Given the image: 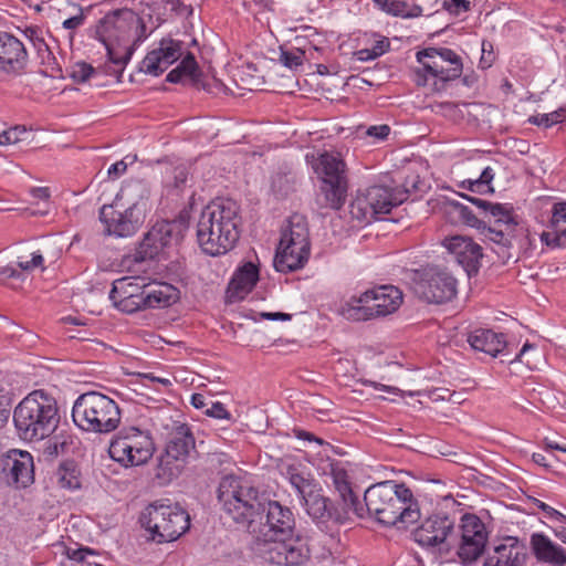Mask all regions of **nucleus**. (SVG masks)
Masks as SVG:
<instances>
[{
    "mask_svg": "<svg viewBox=\"0 0 566 566\" xmlns=\"http://www.w3.org/2000/svg\"><path fill=\"white\" fill-rule=\"evenodd\" d=\"M265 522L258 520L248 532L254 549L268 562L281 566H300L310 559L306 541L295 535L293 512L276 501L264 504Z\"/></svg>",
    "mask_w": 566,
    "mask_h": 566,
    "instance_id": "f257e3e1",
    "label": "nucleus"
},
{
    "mask_svg": "<svg viewBox=\"0 0 566 566\" xmlns=\"http://www.w3.org/2000/svg\"><path fill=\"white\" fill-rule=\"evenodd\" d=\"M240 206L230 198H217L207 205L197 223V241L211 256L226 254L240 237Z\"/></svg>",
    "mask_w": 566,
    "mask_h": 566,
    "instance_id": "f03ea898",
    "label": "nucleus"
},
{
    "mask_svg": "<svg viewBox=\"0 0 566 566\" xmlns=\"http://www.w3.org/2000/svg\"><path fill=\"white\" fill-rule=\"evenodd\" d=\"M364 502L365 516L387 526L415 523L420 516L418 502L403 483L384 481L373 484L365 491Z\"/></svg>",
    "mask_w": 566,
    "mask_h": 566,
    "instance_id": "7ed1b4c3",
    "label": "nucleus"
},
{
    "mask_svg": "<svg viewBox=\"0 0 566 566\" xmlns=\"http://www.w3.org/2000/svg\"><path fill=\"white\" fill-rule=\"evenodd\" d=\"M13 422L25 441H41L50 437L60 423L56 399L43 389L33 390L15 407Z\"/></svg>",
    "mask_w": 566,
    "mask_h": 566,
    "instance_id": "20e7f679",
    "label": "nucleus"
},
{
    "mask_svg": "<svg viewBox=\"0 0 566 566\" xmlns=\"http://www.w3.org/2000/svg\"><path fill=\"white\" fill-rule=\"evenodd\" d=\"M218 500L223 512L247 531L263 520L264 503L260 492L251 483L234 475L224 476L218 488Z\"/></svg>",
    "mask_w": 566,
    "mask_h": 566,
    "instance_id": "39448f33",
    "label": "nucleus"
},
{
    "mask_svg": "<svg viewBox=\"0 0 566 566\" xmlns=\"http://www.w3.org/2000/svg\"><path fill=\"white\" fill-rule=\"evenodd\" d=\"M427 179H406L403 188L390 186H373L365 191H358L349 205V213L358 222L369 224L378 219L379 214H386L394 207L401 205L408 198V186L416 191L422 190Z\"/></svg>",
    "mask_w": 566,
    "mask_h": 566,
    "instance_id": "423d86ee",
    "label": "nucleus"
},
{
    "mask_svg": "<svg viewBox=\"0 0 566 566\" xmlns=\"http://www.w3.org/2000/svg\"><path fill=\"white\" fill-rule=\"evenodd\" d=\"M120 418L118 405L98 391L84 392L73 403V422L86 432L109 433L118 428Z\"/></svg>",
    "mask_w": 566,
    "mask_h": 566,
    "instance_id": "0eeeda50",
    "label": "nucleus"
},
{
    "mask_svg": "<svg viewBox=\"0 0 566 566\" xmlns=\"http://www.w3.org/2000/svg\"><path fill=\"white\" fill-rule=\"evenodd\" d=\"M402 292L394 285H379L352 296L340 308V315L353 322L369 321L395 313L402 304Z\"/></svg>",
    "mask_w": 566,
    "mask_h": 566,
    "instance_id": "6e6552de",
    "label": "nucleus"
},
{
    "mask_svg": "<svg viewBox=\"0 0 566 566\" xmlns=\"http://www.w3.org/2000/svg\"><path fill=\"white\" fill-rule=\"evenodd\" d=\"M139 22L129 10H115L106 14L96 27V36L107 51L108 59L124 66L130 59L134 48L129 44V32Z\"/></svg>",
    "mask_w": 566,
    "mask_h": 566,
    "instance_id": "1a4fd4ad",
    "label": "nucleus"
},
{
    "mask_svg": "<svg viewBox=\"0 0 566 566\" xmlns=\"http://www.w3.org/2000/svg\"><path fill=\"white\" fill-rule=\"evenodd\" d=\"M311 252L310 233L305 218L300 214L292 216L285 229L274 258L276 271L290 273L304 268Z\"/></svg>",
    "mask_w": 566,
    "mask_h": 566,
    "instance_id": "9d476101",
    "label": "nucleus"
},
{
    "mask_svg": "<svg viewBox=\"0 0 566 566\" xmlns=\"http://www.w3.org/2000/svg\"><path fill=\"white\" fill-rule=\"evenodd\" d=\"M140 524L158 543L179 538L190 526V517L176 504L156 501L149 504L140 515Z\"/></svg>",
    "mask_w": 566,
    "mask_h": 566,
    "instance_id": "9b49d317",
    "label": "nucleus"
},
{
    "mask_svg": "<svg viewBox=\"0 0 566 566\" xmlns=\"http://www.w3.org/2000/svg\"><path fill=\"white\" fill-rule=\"evenodd\" d=\"M154 451L155 446L149 433L135 427L119 432L108 447L109 457L124 468L147 463Z\"/></svg>",
    "mask_w": 566,
    "mask_h": 566,
    "instance_id": "f8f14e48",
    "label": "nucleus"
},
{
    "mask_svg": "<svg viewBox=\"0 0 566 566\" xmlns=\"http://www.w3.org/2000/svg\"><path fill=\"white\" fill-rule=\"evenodd\" d=\"M415 294L428 302L442 304L457 295V280L447 270L439 266H426L416 270L411 277Z\"/></svg>",
    "mask_w": 566,
    "mask_h": 566,
    "instance_id": "ddd939ff",
    "label": "nucleus"
},
{
    "mask_svg": "<svg viewBox=\"0 0 566 566\" xmlns=\"http://www.w3.org/2000/svg\"><path fill=\"white\" fill-rule=\"evenodd\" d=\"M417 60L422 64V71L416 72V83L420 86L426 85L429 74L444 83L453 81L462 74V62L459 55L452 50L443 48H429L417 53Z\"/></svg>",
    "mask_w": 566,
    "mask_h": 566,
    "instance_id": "4468645a",
    "label": "nucleus"
},
{
    "mask_svg": "<svg viewBox=\"0 0 566 566\" xmlns=\"http://www.w3.org/2000/svg\"><path fill=\"white\" fill-rule=\"evenodd\" d=\"M153 424L157 431L167 440V455L174 460L185 459L195 448V438L189 427L172 419L168 412H158L153 418Z\"/></svg>",
    "mask_w": 566,
    "mask_h": 566,
    "instance_id": "2eb2a0df",
    "label": "nucleus"
},
{
    "mask_svg": "<svg viewBox=\"0 0 566 566\" xmlns=\"http://www.w3.org/2000/svg\"><path fill=\"white\" fill-rule=\"evenodd\" d=\"M461 543L458 555L463 564L475 562L484 552L488 532L484 523L474 514L461 518Z\"/></svg>",
    "mask_w": 566,
    "mask_h": 566,
    "instance_id": "dca6fc26",
    "label": "nucleus"
},
{
    "mask_svg": "<svg viewBox=\"0 0 566 566\" xmlns=\"http://www.w3.org/2000/svg\"><path fill=\"white\" fill-rule=\"evenodd\" d=\"M99 220L104 224V233L117 238L133 235L142 226L143 219L135 205L122 210L118 203L103 206Z\"/></svg>",
    "mask_w": 566,
    "mask_h": 566,
    "instance_id": "f3484780",
    "label": "nucleus"
},
{
    "mask_svg": "<svg viewBox=\"0 0 566 566\" xmlns=\"http://www.w3.org/2000/svg\"><path fill=\"white\" fill-rule=\"evenodd\" d=\"M146 279L124 276L115 280L109 292L114 306L125 313H135L145 308Z\"/></svg>",
    "mask_w": 566,
    "mask_h": 566,
    "instance_id": "a211bd4d",
    "label": "nucleus"
},
{
    "mask_svg": "<svg viewBox=\"0 0 566 566\" xmlns=\"http://www.w3.org/2000/svg\"><path fill=\"white\" fill-rule=\"evenodd\" d=\"M181 239V223L159 221L145 234L138 252L143 259H155L166 248L178 244Z\"/></svg>",
    "mask_w": 566,
    "mask_h": 566,
    "instance_id": "6ab92c4d",
    "label": "nucleus"
},
{
    "mask_svg": "<svg viewBox=\"0 0 566 566\" xmlns=\"http://www.w3.org/2000/svg\"><path fill=\"white\" fill-rule=\"evenodd\" d=\"M454 520L447 513L431 514L413 531V539L421 547H439L454 534Z\"/></svg>",
    "mask_w": 566,
    "mask_h": 566,
    "instance_id": "aec40b11",
    "label": "nucleus"
},
{
    "mask_svg": "<svg viewBox=\"0 0 566 566\" xmlns=\"http://www.w3.org/2000/svg\"><path fill=\"white\" fill-rule=\"evenodd\" d=\"M2 473L9 485L27 488L34 481V461L30 452L11 449L2 459Z\"/></svg>",
    "mask_w": 566,
    "mask_h": 566,
    "instance_id": "412c9836",
    "label": "nucleus"
},
{
    "mask_svg": "<svg viewBox=\"0 0 566 566\" xmlns=\"http://www.w3.org/2000/svg\"><path fill=\"white\" fill-rule=\"evenodd\" d=\"M329 479L335 491L339 495L340 503L343 505V518H349L350 514L357 517L365 516L364 506L360 504L357 495L352 489L348 472L340 461H332L329 464ZM342 518V516H337Z\"/></svg>",
    "mask_w": 566,
    "mask_h": 566,
    "instance_id": "4be33fe9",
    "label": "nucleus"
},
{
    "mask_svg": "<svg viewBox=\"0 0 566 566\" xmlns=\"http://www.w3.org/2000/svg\"><path fill=\"white\" fill-rule=\"evenodd\" d=\"M442 245L454 256L469 276L479 272L483 258L482 248L471 238L453 235L446 238Z\"/></svg>",
    "mask_w": 566,
    "mask_h": 566,
    "instance_id": "5701e85b",
    "label": "nucleus"
},
{
    "mask_svg": "<svg viewBox=\"0 0 566 566\" xmlns=\"http://www.w3.org/2000/svg\"><path fill=\"white\" fill-rule=\"evenodd\" d=\"M181 56V43L163 39L157 49L147 53L140 64V71L158 76Z\"/></svg>",
    "mask_w": 566,
    "mask_h": 566,
    "instance_id": "b1692460",
    "label": "nucleus"
},
{
    "mask_svg": "<svg viewBox=\"0 0 566 566\" xmlns=\"http://www.w3.org/2000/svg\"><path fill=\"white\" fill-rule=\"evenodd\" d=\"M27 63L28 52L24 44L14 35L0 31V71L17 74Z\"/></svg>",
    "mask_w": 566,
    "mask_h": 566,
    "instance_id": "393cba45",
    "label": "nucleus"
},
{
    "mask_svg": "<svg viewBox=\"0 0 566 566\" xmlns=\"http://www.w3.org/2000/svg\"><path fill=\"white\" fill-rule=\"evenodd\" d=\"M526 558L525 546L517 538L507 537L486 552L483 566H524Z\"/></svg>",
    "mask_w": 566,
    "mask_h": 566,
    "instance_id": "a878e982",
    "label": "nucleus"
},
{
    "mask_svg": "<svg viewBox=\"0 0 566 566\" xmlns=\"http://www.w3.org/2000/svg\"><path fill=\"white\" fill-rule=\"evenodd\" d=\"M530 546L538 563L548 566L566 565V549L544 533H533Z\"/></svg>",
    "mask_w": 566,
    "mask_h": 566,
    "instance_id": "bb28decb",
    "label": "nucleus"
},
{
    "mask_svg": "<svg viewBox=\"0 0 566 566\" xmlns=\"http://www.w3.org/2000/svg\"><path fill=\"white\" fill-rule=\"evenodd\" d=\"M259 281V269L251 262L239 268L227 289V297L230 302L243 300Z\"/></svg>",
    "mask_w": 566,
    "mask_h": 566,
    "instance_id": "cd10ccee",
    "label": "nucleus"
},
{
    "mask_svg": "<svg viewBox=\"0 0 566 566\" xmlns=\"http://www.w3.org/2000/svg\"><path fill=\"white\" fill-rule=\"evenodd\" d=\"M347 195V179H321L316 201L321 208L339 210L345 205Z\"/></svg>",
    "mask_w": 566,
    "mask_h": 566,
    "instance_id": "c85d7f7f",
    "label": "nucleus"
},
{
    "mask_svg": "<svg viewBox=\"0 0 566 566\" xmlns=\"http://www.w3.org/2000/svg\"><path fill=\"white\" fill-rule=\"evenodd\" d=\"M468 342L473 349L485 353L492 357H496L499 354L503 353L507 346L503 334L482 328L472 332L468 337Z\"/></svg>",
    "mask_w": 566,
    "mask_h": 566,
    "instance_id": "c756f323",
    "label": "nucleus"
},
{
    "mask_svg": "<svg viewBox=\"0 0 566 566\" xmlns=\"http://www.w3.org/2000/svg\"><path fill=\"white\" fill-rule=\"evenodd\" d=\"M179 291L171 284L157 282L146 283L145 308L167 307L177 302Z\"/></svg>",
    "mask_w": 566,
    "mask_h": 566,
    "instance_id": "7c9ffc66",
    "label": "nucleus"
},
{
    "mask_svg": "<svg viewBox=\"0 0 566 566\" xmlns=\"http://www.w3.org/2000/svg\"><path fill=\"white\" fill-rule=\"evenodd\" d=\"M310 164L315 174L324 177H342L347 171L340 154L334 151L312 156Z\"/></svg>",
    "mask_w": 566,
    "mask_h": 566,
    "instance_id": "2f4dec72",
    "label": "nucleus"
},
{
    "mask_svg": "<svg viewBox=\"0 0 566 566\" xmlns=\"http://www.w3.org/2000/svg\"><path fill=\"white\" fill-rule=\"evenodd\" d=\"M184 77H188L196 87L206 88L201 82V71L191 53H188L179 65L168 73L166 80L170 83H179Z\"/></svg>",
    "mask_w": 566,
    "mask_h": 566,
    "instance_id": "473e14b6",
    "label": "nucleus"
},
{
    "mask_svg": "<svg viewBox=\"0 0 566 566\" xmlns=\"http://www.w3.org/2000/svg\"><path fill=\"white\" fill-rule=\"evenodd\" d=\"M461 197L465 198L473 205L478 206L479 208L483 209L485 212L490 214L494 219L493 226L497 227H516V221L511 212L504 205L501 203H491L486 200L461 195Z\"/></svg>",
    "mask_w": 566,
    "mask_h": 566,
    "instance_id": "72a5a7b5",
    "label": "nucleus"
},
{
    "mask_svg": "<svg viewBox=\"0 0 566 566\" xmlns=\"http://www.w3.org/2000/svg\"><path fill=\"white\" fill-rule=\"evenodd\" d=\"M54 483L62 490L75 491L81 489V472L77 465L72 462H63L53 474Z\"/></svg>",
    "mask_w": 566,
    "mask_h": 566,
    "instance_id": "f704fd0d",
    "label": "nucleus"
},
{
    "mask_svg": "<svg viewBox=\"0 0 566 566\" xmlns=\"http://www.w3.org/2000/svg\"><path fill=\"white\" fill-rule=\"evenodd\" d=\"M515 227H497L484 224L481 233L483 237L497 245L499 250H494L502 258H510L506 250L512 245Z\"/></svg>",
    "mask_w": 566,
    "mask_h": 566,
    "instance_id": "c9c22d12",
    "label": "nucleus"
},
{
    "mask_svg": "<svg viewBox=\"0 0 566 566\" xmlns=\"http://www.w3.org/2000/svg\"><path fill=\"white\" fill-rule=\"evenodd\" d=\"M551 228L554 231L555 238L552 239L549 232H543L541 240L547 245L555 243L559 235L566 237V202H557L553 206Z\"/></svg>",
    "mask_w": 566,
    "mask_h": 566,
    "instance_id": "e433bc0d",
    "label": "nucleus"
},
{
    "mask_svg": "<svg viewBox=\"0 0 566 566\" xmlns=\"http://www.w3.org/2000/svg\"><path fill=\"white\" fill-rule=\"evenodd\" d=\"M375 3L385 12L395 17L411 18L421 13V9L416 7L413 11L406 10L407 4L398 0H374Z\"/></svg>",
    "mask_w": 566,
    "mask_h": 566,
    "instance_id": "4c0bfd02",
    "label": "nucleus"
},
{
    "mask_svg": "<svg viewBox=\"0 0 566 566\" xmlns=\"http://www.w3.org/2000/svg\"><path fill=\"white\" fill-rule=\"evenodd\" d=\"M566 119V107H560L549 114H541L531 116L528 122L544 127H551L554 124L562 123Z\"/></svg>",
    "mask_w": 566,
    "mask_h": 566,
    "instance_id": "58836bf2",
    "label": "nucleus"
},
{
    "mask_svg": "<svg viewBox=\"0 0 566 566\" xmlns=\"http://www.w3.org/2000/svg\"><path fill=\"white\" fill-rule=\"evenodd\" d=\"M491 181L492 179H464L459 187L474 193L489 195L494 192Z\"/></svg>",
    "mask_w": 566,
    "mask_h": 566,
    "instance_id": "ea45409f",
    "label": "nucleus"
},
{
    "mask_svg": "<svg viewBox=\"0 0 566 566\" xmlns=\"http://www.w3.org/2000/svg\"><path fill=\"white\" fill-rule=\"evenodd\" d=\"M27 133L24 126H13L0 132V146L14 145L22 140V135Z\"/></svg>",
    "mask_w": 566,
    "mask_h": 566,
    "instance_id": "a19ab883",
    "label": "nucleus"
},
{
    "mask_svg": "<svg viewBox=\"0 0 566 566\" xmlns=\"http://www.w3.org/2000/svg\"><path fill=\"white\" fill-rule=\"evenodd\" d=\"M457 209H458L459 219L464 224H467L471 228H475L480 231L482 230L485 222L480 220L469 207L463 206V205H458Z\"/></svg>",
    "mask_w": 566,
    "mask_h": 566,
    "instance_id": "79ce46f5",
    "label": "nucleus"
},
{
    "mask_svg": "<svg viewBox=\"0 0 566 566\" xmlns=\"http://www.w3.org/2000/svg\"><path fill=\"white\" fill-rule=\"evenodd\" d=\"M94 73V67L87 63L80 62L72 66L70 76L76 83L86 82Z\"/></svg>",
    "mask_w": 566,
    "mask_h": 566,
    "instance_id": "37998d69",
    "label": "nucleus"
},
{
    "mask_svg": "<svg viewBox=\"0 0 566 566\" xmlns=\"http://www.w3.org/2000/svg\"><path fill=\"white\" fill-rule=\"evenodd\" d=\"M305 53L298 49L293 51H281L280 61L287 67L294 69L303 64Z\"/></svg>",
    "mask_w": 566,
    "mask_h": 566,
    "instance_id": "c03bdc74",
    "label": "nucleus"
},
{
    "mask_svg": "<svg viewBox=\"0 0 566 566\" xmlns=\"http://www.w3.org/2000/svg\"><path fill=\"white\" fill-rule=\"evenodd\" d=\"M205 413L214 419L233 421L231 413L220 401H211L210 407L205 410Z\"/></svg>",
    "mask_w": 566,
    "mask_h": 566,
    "instance_id": "a18cd8bd",
    "label": "nucleus"
},
{
    "mask_svg": "<svg viewBox=\"0 0 566 566\" xmlns=\"http://www.w3.org/2000/svg\"><path fill=\"white\" fill-rule=\"evenodd\" d=\"M43 255L40 251L33 252L30 261H18V266L21 271L30 272L36 268H43Z\"/></svg>",
    "mask_w": 566,
    "mask_h": 566,
    "instance_id": "49530a36",
    "label": "nucleus"
},
{
    "mask_svg": "<svg viewBox=\"0 0 566 566\" xmlns=\"http://www.w3.org/2000/svg\"><path fill=\"white\" fill-rule=\"evenodd\" d=\"M494 60L495 54L493 52V44L490 41H483L480 65L482 66V69H488L493 64Z\"/></svg>",
    "mask_w": 566,
    "mask_h": 566,
    "instance_id": "de8ad7c7",
    "label": "nucleus"
},
{
    "mask_svg": "<svg viewBox=\"0 0 566 566\" xmlns=\"http://www.w3.org/2000/svg\"><path fill=\"white\" fill-rule=\"evenodd\" d=\"M443 7L450 13L459 14L461 12L469 10L470 2L468 0H449V1H444Z\"/></svg>",
    "mask_w": 566,
    "mask_h": 566,
    "instance_id": "09e8293b",
    "label": "nucleus"
},
{
    "mask_svg": "<svg viewBox=\"0 0 566 566\" xmlns=\"http://www.w3.org/2000/svg\"><path fill=\"white\" fill-rule=\"evenodd\" d=\"M530 502L535 506L537 507L538 510H541L543 513H544V516L551 521H553L554 516L556 515L557 513V510L549 506L548 504H546L545 502L536 499V497H530Z\"/></svg>",
    "mask_w": 566,
    "mask_h": 566,
    "instance_id": "8fccbe9b",
    "label": "nucleus"
},
{
    "mask_svg": "<svg viewBox=\"0 0 566 566\" xmlns=\"http://www.w3.org/2000/svg\"><path fill=\"white\" fill-rule=\"evenodd\" d=\"M389 133L390 127L388 125L370 126L366 132L368 136L376 137L378 139L387 138Z\"/></svg>",
    "mask_w": 566,
    "mask_h": 566,
    "instance_id": "3c124183",
    "label": "nucleus"
},
{
    "mask_svg": "<svg viewBox=\"0 0 566 566\" xmlns=\"http://www.w3.org/2000/svg\"><path fill=\"white\" fill-rule=\"evenodd\" d=\"M22 276L21 272L14 269L11 265H7L0 269V282L7 283L10 279H20Z\"/></svg>",
    "mask_w": 566,
    "mask_h": 566,
    "instance_id": "603ef678",
    "label": "nucleus"
},
{
    "mask_svg": "<svg viewBox=\"0 0 566 566\" xmlns=\"http://www.w3.org/2000/svg\"><path fill=\"white\" fill-rule=\"evenodd\" d=\"M84 22V14H83V11L81 8H78V13L66 19L64 22H63V28L67 29V30H73V29H76L78 28L80 25H82Z\"/></svg>",
    "mask_w": 566,
    "mask_h": 566,
    "instance_id": "864d4df0",
    "label": "nucleus"
},
{
    "mask_svg": "<svg viewBox=\"0 0 566 566\" xmlns=\"http://www.w3.org/2000/svg\"><path fill=\"white\" fill-rule=\"evenodd\" d=\"M9 403L8 392L6 388L0 384V420L7 421L8 420V410L7 406Z\"/></svg>",
    "mask_w": 566,
    "mask_h": 566,
    "instance_id": "5fc2aeb1",
    "label": "nucleus"
},
{
    "mask_svg": "<svg viewBox=\"0 0 566 566\" xmlns=\"http://www.w3.org/2000/svg\"><path fill=\"white\" fill-rule=\"evenodd\" d=\"M69 558L78 563H83L87 555H93V552L88 548H77L67 553Z\"/></svg>",
    "mask_w": 566,
    "mask_h": 566,
    "instance_id": "6e6d98bb",
    "label": "nucleus"
},
{
    "mask_svg": "<svg viewBox=\"0 0 566 566\" xmlns=\"http://www.w3.org/2000/svg\"><path fill=\"white\" fill-rule=\"evenodd\" d=\"M260 316L269 321H290L292 317L291 314L282 312H262Z\"/></svg>",
    "mask_w": 566,
    "mask_h": 566,
    "instance_id": "4d7b16f0",
    "label": "nucleus"
},
{
    "mask_svg": "<svg viewBox=\"0 0 566 566\" xmlns=\"http://www.w3.org/2000/svg\"><path fill=\"white\" fill-rule=\"evenodd\" d=\"M190 403L196 409H203V408L208 407V402L206 400L205 395L199 394V392H195L191 395Z\"/></svg>",
    "mask_w": 566,
    "mask_h": 566,
    "instance_id": "13d9d810",
    "label": "nucleus"
},
{
    "mask_svg": "<svg viewBox=\"0 0 566 566\" xmlns=\"http://www.w3.org/2000/svg\"><path fill=\"white\" fill-rule=\"evenodd\" d=\"M127 163L125 159L120 160V161H117L113 165L109 166V168L107 169V175L108 176H112V175H120V174H124L127 169Z\"/></svg>",
    "mask_w": 566,
    "mask_h": 566,
    "instance_id": "bf43d9fd",
    "label": "nucleus"
},
{
    "mask_svg": "<svg viewBox=\"0 0 566 566\" xmlns=\"http://www.w3.org/2000/svg\"><path fill=\"white\" fill-rule=\"evenodd\" d=\"M31 195L35 199L46 200L50 198V188H48V187L33 188L31 190Z\"/></svg>",
    "mask_w": 566,
    "mask_h": 566,
    "instance_id": "052dcab7",
    "label": "nucleus"
},
{
    "mask_svg": "<svg viewBox=\"0 0 566 566\" xmlns=\"http://www.w3.org/2000/svg\"><path fill=\"white\" fill-rule=\"evenodd\" d=\"M544 443H545V449H547V450H557V451H562V452L566 453V444H564V443H558L557 441L551 440L548 438H546L544 440Z\"/></svg>",
    "mask_w": 566,
    "mask_h": 566,
    "instance_id": "680f3d73",
    "label": "nucleus"
},
{
    "mask_svg": "<svg viewBox=\"0 0 566 566\" xmlns=\"http://www.w3.org/2000/svg\"><path fill=\"white\" fill-rule=\"evenodd\" d=\"M389 48V42L387 40H381V41H378L374 48L371 49V51H374L376 57L380 56L381 54H384Z\"/></svg>",
    "mask_w": 566,
    "mask_h": 566,
    "instance_id": "e2e57ef3",
    "label": "nucleus"
},
{
    "mask_svg": "<svg viewBox=\"0 0 566 566\" xmlns=\"http://www.w3.org/2000/svg\"><path fill=\"white\" fill-rule=\"evenodd\" d=\"M552 531L556 538H558L562 543L566 544V526L554 525L552 526Z\"/></svg>",
    "mask_w": 566,
    "mask_h": 566,
    "instance_id": "0e129e2a",
    "label": "nucleus"
},
{
    "mask_svg": "<svg viewBox=\"0 0 566 566\" xmlns=\"http://www.w3.org/2000/svg\"><path fill=\"white\" fill-rule=\"evenodd\" d=\"M357 59L359 61H369L376 59V55L371 49H364L356 52Z\"/></svg>",
    "mask_w": 566,
    "mask_h": 566,
    "instance_id": "69168bd1",
    "label": "nucleus"
},
{
    "mask_svg": "<svg viewBox=\"0 0 566 566\" xmlns=\"http://www.w3.org/2000/svg\"><path fill=\"white\" fill-rule=\"evenodd\" d=\"M144 377L149 379L150 381L159 382V384L164 385L165 387L171 385V381L168 378H160V377L155 376L151 373L144 374Z\"/></svg>",
    "mask_w": 566,
    "mask_h": 566,
    "instance_id": "338daca9",
    "label": "nucleus"
},
{
    "mask_svg": "<svg viewBox=\"0 0 566 566\" xmlns=\"http://www.w3.org/2000/svg\"><path fill=\"white\" fill-rule=\"evenodd\" d=\"M296 437L298 439L308 440V441H316L317 443L322 444L323 441L318 438H315L311 432L307 431H297Z\"/></svg>",
    "mask_w": 566,
    "mask_h": 566,
    "instance_id": "774afa93",
    "label": "nucleus"
}]
</instances>
